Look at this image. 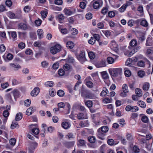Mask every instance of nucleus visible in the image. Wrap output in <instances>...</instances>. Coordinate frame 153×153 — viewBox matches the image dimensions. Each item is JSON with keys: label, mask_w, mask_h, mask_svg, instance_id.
I'll return each mask as SVG.
<instances>
[{"label": "nucleus", "mask_w": 153, "mask_h": 153, "mask_svg": "<svg viewBox=\"0 0 153 153\" xmlns=\"http://www.w3.org/2000/svg\"><path fill=\"white\" fill-rule=\"evenodd\" d=\"M128 49L125 51L124 54L128 56V57H130L136 52L139 50L140 49V47L138 46L134 48H131V47H128Z\"/></svg>", "instance_id": "nucleus-1"}, {"label": "nucleus", "mask_w": 153, "mask_h": 153, "mask_svg": "<svg viewBox=\"0 0 153 153\" xmlns=\"http://www.w3.org/2000/svg\"><path fill=\"white\" fill-rule=\"evenodd\" d=\"M122 69L121 68H114L109 69V72L111 76L116 77L120 76Z\"/></svg>", "instance_id": "nucleus-2"}, {"label": "nucleus", "mask_w": 153, "mask_h": 153, "mask_svg": "<svg viewBox=\"0 0 153 153\" xmlns=\"http://www.w3.org/2000/svg\"><path fill=\"white\" fill-rule=\"evenodd\" d=\"M61 49V45L58 44H56L51 47L50 51L52 54H54L59 52Z\"/></svg>", "instance_id": "nucleus-3"}, {"label": "nucleus", "mask_w": 153, "mask_h": 153, "mask_svg": "<svg viewBox=\"0 0 153 153\" xmlns=\"http://www.w3.org/2000/svg\"><path fill=\"white\" fill-rule=\"evenodd\" d=\"M76 57L78 60L82 63L86 61L85 52L84 50L81 51L79 54L77 55Z\"/></svg>", "instance_id": "nucleus-4"}, {"label": "nucleus", "mask_w": 153, "mask_h": 153, "mask_svg": "<svg viewBox=\"0 0 153 153\" xmlns=\"http://www.w3.org/2000/svg\"><path fill=\"white\" fill-rule=\"evenodd\" d=\"M102 3L101 0H93L91 2L93 8L94 9H99L101 6V3Z\"/></svg>", "instance_id": "nucleus-5"}, {"label": "nucleus", "mask_w": 153, "mask_h": 153, "mask_svg": "<svg viewBox=\"0 0 153 153\" xmlns=\"http://www.w3.org/2000/svg\"><path fill=\"white\" fill-rule=\"evenodd\" d=\"M125 110L127 111H131L132 112H135L138 111V108L136 106H131L129 105H128L126 107Z\"/></svg>", "instance_id": "nucleus-6"}, {"label": "nucleus", "mask_w": 153, "mask_h": 153, "mask_svg": "<svg viewBox=\"0 0 153 153\" xmlns=\"http://www.w3.org/2000/svg\"><path fill=\"white\" fill-rule=\"evenodd\" d=\"M129 92L128 87L126 84H124L122 86V91L120 93V96H125L127 95Z\"/></svg>", "instance_id": "nucleus-7"}, {"label": "nucleus", "mask_w": 153, "mask_h": 153, "mask_svg": "<svg viewBox=\"0 0 153 153\" xmlns=\"http://www.w3.org/2000/svg\"><path fill=\"white\" fill-rule=\"evenodd\" d=\"M76 12V9H74V12L72 11L68 8H65L63 10V13L67 16H70Z\"/></svg>", "instance_id": "nucleus-8"}, {"label": "nucleus", "mask_w": 153, "mask_h": 153, "mask_svg": "<svg viewBox=\"0 0 153 153\" xmlns=\"http://www.w3.org/2000/svg\"><path fill=\"white\" fill-rule=\"evenodd\" d=\"M77 145L78 147L81 148L85 147L86 142L82 139H79L77 141Z\"/></svg>", "instance_id": "nucleus-9"}, {"label": "nucleus", "mask_w": 153, "mask_h": 153, "mask_svg": "<svg viewBox=\"0 0 153 153\" xmlns=\"http://www.w3.org/2000/svg\"><path fill=\"white\" fill-rule=\"evenodd\" d=\"M105 133L102 132L100 129H98L97 130V136L101 140H103L104 139V137L105 135Z\"/></svg>", "instance_id": "nucleus-10"}, {"label": "nucleus", "mask_w": 153, "mask_h": 153, "mask_svg": "<svg viewBox=\"0 0 153 153\" xmlns=\"http://www.w3.org/2000/svg\"><path fill=\"white\" fill-rule=\"evenodd\" d=\"M75 141H72L70 142H65L63 143L64 145L66 148H70L72 147H73L75 144Z\"/></svg>", "instance_id": "nucleus-11"}, {"label": "nucleus", "mask_w": 153, "mask_h": 153, "mask_svg": "<svg viewBox=\"0 0 153 153\" xmlns=\"http://www.w3.org/2000/svg\"><path fill=\"white\" fill-rule=\"evenodd\" d=\"M146 56L149 57L150 59L153 60V51L149 49H148L146 52Z\"/></svg>", "instance_id": "nucleus-12"}, {"label": "nucleus", "mask_w": 153, "mask_h": 153, "mask_svg": "<svg viewBox=\"0 0 153 153\" xmlns=\"http://www.w3.org/2000/svg\"><path fill=\"white\" fill-rule=\"evenodd\" d=\"M40 90L38 87H35L34 89L31 91L30 94L31 96H37L38 95L40 92Z\"/></svg>", "instance_id": "nucleus-13"}, {"label": "nucleus", "mask_w": 153, "mask_h": 153, "mask_svg": "<svg viewBox=\"0 0 153 153\" xmlns=\"http://www.w3.org/2000/svg\"><path fill=\"white\" fill-rule=\"evenodd\" d=\"M91 79L90 77H88L85 79L86 84L89 88H91L93 86V83L89 79Z\"/></svg>", "instance_id": "nucleus-14"}, {"label": "nucleus", "mask_w": 153, "mask_h": 153, "mask_svg": "<svg viewBox=\"0 0 153 153\" xmlns=\"http://www.w3.org/2000/svg\"><path fill=\"white\" fill-rule=\"evenodd\" d=\"M77 117L79 120L86 119L87 118V114L86 112L84 113H80L77 114Z\"/></svg>", "instance_id": "nucleus-15"}, {"label": "nucleus", "mask_w": 153, "mask_h": 153, "mask_svg": "<svg viewBox=\"0 0 153 153\" xmlns=\"http://www.w3.org/2000/svg\"><path fill=\"white\" fill-rule=\"evenodd\" d=\"M106 66V64L105 60H102L96 64V67L98 68L104 67Z\"/></svg>", "instance_id": "nucleus-16"}, {"label": "nucleus", "mask_w": 153, "mask_h": 153, "mask_svg": "<svg viewBox=\"0 0 153 153\" xmlns=\"http://www.w3.org/2000/svg\"><path fill=\"white\" fill-rule=\"evenodd\" d=\"M6 56V58H5V55L3 56V58L6 61H7V60H10L13 58V55L10 53L7 54Z\"/></svg>", "instance_id": "nucleus-17"}, {"label": "nucleus", "mask_w": 153, "mask_h": 153, "mask_svg": "<svg viewBox=\"0 0 153 153\" xmlns=\"http://www.w3.org/2000/svg\"><path fill=\"white\" fill-rule=\"evenodd\" d=\"M27 26L25 24L21 23L18 25V28L19 29L24 30L27 29Z\"/></svg>", "instance_id": "nucleus-18"}, {"label": "nucleus", "mask_w": 153, "mask_h": 153, "mask_svg": "<svg viewBox=\"0 0 153 153\" xmlns=\"http://www.w3.org/2000/svg\"><path fill=\"white\" fill-rule=\"evenodd\" d=\"M153 44V40H152L151 37H149L147 38L146 44V46H151Z\"/></svg>", "instance_id": "nucleus-19"}, {"label": "nucleus", "mask_w": 153, "mask_h": 153, "mask_svg": "<svg viewBox=\"0 0 153 153\" xmlns=\"http://www.w3.org/2000/svg\"><path fill=\"white\" fill-rule=\"evenodd\" d=\"M62 126L64 129H67L70 127L71 125L68 122L65 121L62 123Z\"/></svg>", "instance_id": "nucleus-20"}, {"label": "nucleus", "mask_w": 153, "mask_h": 153, "mask_svg": "<svg viewBox=\"0 0 153 153\" xmlns=\"http://www.w3.org/2000/svg\"><path fill=\"white\" fill-rule=\"evenodd\" d=\"M7 16L10 19H15L17 17V16L14 13L11 11L7 12Z\"/></svg>", "instance_id": "nucleus-21"}, {"label": "nucleus", "mask_w": 153, "mask_h": 153, "mask_svg": "<svg viewBox=\"0 0 153 153\" xmlns=\"http://www.w3.org/2000/svg\"><path fill=\"white\" fill-rule=\"evenodd\" d=\"M10 65L11 67L15 68V70H17L19 69H20L21 68V66L18 64L17 63H11Z\"/></svg>", "instance_id": "nucleus-22"}, {"label": "nucleus", "mask_w": 153, "mask_h": 153, "mask_svg": "<svg viewBox=\"0 0 153 153\" xmlns=\"http://www.w3.org/2000/svg\"><path fill=\"white\" fill-rule=\"evenodd\" d=\"M35 111V109L31 107L27 109L26 111V114L27 115H30Z\"/></svg>", "instance_id": "nucleus-23"}, {"label": "nucleus", "mask_w": 153, "mask_h": 153, "mask_svg": "<svg viewBox=\"0 0 153 153\" xmlns=\"http://www.w3.org/2000/svg\"><path fill=\"white\" fill-rule=\"evenodd\" d=\"M123 0H116L115 2L114 8H118L122 4Z\"/></svg>", "instance_id": "nucleus-24"}, {"label": "nucleus", "mask_w": 153, "mask_h": 153, "mask_svg": "<svg viewBox=\"0 0 153 153\" xmlns=\"http://www.w3.org/2000/svg\"><path fill=\"white\" fill-rule=\"evenodd\" d=\"M137 44V42L136 40L133 39L130 42L129 45L131 48H133V47L136 46Z\"/></svg>", "instance_id": "nucleus-25"}, {"label": "nucleus", "mask_w": 153, "mask_h": 153, "mask_svg": "<svg viewBox=\"0 0 153 153\" xmlns=\"http://www.w3.org/2000/svg\"><path fill=\"white\" fill-rule=\"evenodd\" d=\"M37 35L39 38H41L43 37V32L42 29H38L37 31Z\"/></svg>", "instance_id": "nucleus-26"}, {"label": "nucleus", "mask_w": 153, "mask_h": 153, "mask_svg": "<svg viewBox=\"0 0 153 153\" xmlns=\"http://www.w3.org/2000/svg\"><path fill=\"white\" fill-rule=\"evenodd\" d=\"M11 94L13 96H19L20 95V93L18 89H15L12 91Z\"/></svg>", "instance_id": "nucleus-27"}, {"label": "nucleus", "mask_w": 153, "mask_h": 153, "mask_svg": "<svg viewBox=\"0 0 153 153\" xmlns=\"http://www.w3.org/2000/svg\"><path fill=\"white\" fill-rule=\"evenodd\" d=\"M66 46L68 48L72 49L74 46V44L71 41H68L66 43Z\"/></svg>", "instance_id": "nucleus-28"}, {"label": "nucleus", "mask_w": 153, "mask_h": 153, "mask_svg": "<svg viewBox=\"0 0 153 153\" xmlns=\"http://www.w3.org/2000/svg\"><path fill=\"white\" fill-rule=\"evenodd\" d=\"M99 129H100L102 132H105V133L107 132L108 130V127L106 126H103L100 128H99Z\"/></svg>", "instance_id": "nucleus-29"}, {"label": "nucleus", "mask_w": 153, "mask_h": 153, "mask_svg": "<svg viewBox=\"0 0 153 153\" xmlns=\"http://www.w3.org/2000/svg\"><path fill=\"white\" fill-rule=\"evenodd\" d=\"M108 93V90L105 88H103L100 94V96H105Z\"/></svg>", "instance_id": "nucleus-30"}, {"label": "nucleus", "mask_w": 153, "mask_h": 153, "mask_svg": "<svg viewBox=\"0 0 153 153\" xmlns=\"http://www.w3.org/2000/svg\"><path fill=\"white\" fill-rule=\"evenodd\" d=\"M140 25L144 27H146L148 26V23L146 20L143 19L140 22Z\"/></svg>", "instance_id": "nucleus-31"}, {"label": "nucleus", "mask_w": 153, "mask_h": 153, "mask_svg": "<svg viewBox=\"0 0 153 153\" xmlns=\"http://www.w3.org/2000/svg\"><path fill=\"white\" fill-rule=\"evenodd\" d=\"M66 138L69 140H72L74 138V137L72 133H69L66 135Z\"/></svg>", "instance_id": "nucleus-32"}, {"label": "nucleus", "mask_w": 153, "mask_h": 153, "mask_svg": "<svg viewBox=\"0 0 153 153\" xmlns=\"http://www.w3.org/2000/svg\"><path fill=\"white\" fill-rule=\"evenodd\" d=\"M138 105L141 107L144 108L146 107V104L145 103L142 101H139L137 102Z\"/></svg>", "instance_id": "nucleus-33"}, {"label": "nucleus", "mask_w": 153, "mask_h": 153, "mask_svg": "<svg viewBox=\"0 0 153 153\" xmlns=\"http://www.w3.org/2000/svg\"><path fill=\"white\" fill-rule=\"evenodd\" d=\"M108 43V41L104 40H100L99 41V45L101 46L107 45Z\"/></svg>", "instance_id": "nucleus-34"}, {"label": "nucleus", "mask_w": 153, "mask_h": 153, "mask_svg": "<svg viewBox=\"0 0 153 153\" xmlns=\"http://www.w3.org/2000/svg\"><path fill=\"white\" fill-rule=\"evenodd\" d=\"M45 85L46 87H51L53 85V82L52 81H47L45 83Z\"/></svg>", "instance_id": "nucleus-35"}, {"label": "nucleus", "mask_w": 153, "mask_h": 153, "mask_svg": "<svg viewBox=\"0 0 153 153\" xmlns=\"http://www.w3.org/2000/svg\"><path fill=\"white\" fill-rule=\"evenodd\" d=\"M102 78L104 79H107L108 78V74L106 71L102 72Z\"/></svg>", "instance_id": "nucleus-36"}, {"label": "nucleus", "mask_w": 153, "mask_h": 153, "mask_svg": "<svg viewBox=\"0 0 153 153\" xmlns=\"http://www.w3.org/2000/svg\"><path fill=\"white\" fill-rule=\"evenodd\" d=\"M22 117V114L21 113H18L16 116V121L20 120Z\"/></svg>", "instance_id": "nucleus-37"}, {"label": "nucleus", "mask_w": 153, "mask_h": 153, "mask_svg": "<svg viewBox=\"0 0 153 153\" xmlns=\"http://www.w3.org/2000/svg\"><path fill=\"white\" fill-rule=\"evenodd\" d=\"M19 126L18 125V123L17 122H13L11 126V128L13 129L15 128H18Z\"/></svg>", "instance_id": "nucleus-38"}, {"label": "nucleus", "mask_w": 153, "mask_h": 153, "mask_svg": "<svg viewBox=\"0 0 153 153\" xmlns=\"http://www.w3.org/2000/svg\"><path fill=\"white\" fill-rule=\"evenodd\" d=\"M149 87V83L146 82L145 83L143 86V89L144 90L147 91L148 90Z\"/></svg>", "instance_id": "nucleus-39"}, {"label": "nucleus", "mask_w": 153, "mask_h": 153, "mask_svg": "<svg viewBox=\"0 0 153 153\" xmlns=\"http://www.w3.org/2000/svg\"><path fill=\"white\" fill-rule=\"evenodd\" d=\"M138 75L140 77H143L145 76V73L144 71L140 70L138 71Z\"/></svg>", "instance_id": "nucleus-40"}, {"label": "nucleus", "mask_w": 153, "mask_h": 153, "mask_svg": "<svg viewBox=\"0 0 153 153\" xmlns=\"http://www.w3.org/2000/svg\"><path fill=\"white\" fill-rule=\"evenodd\" d=\"M135 92L136 94L137 95H140V96L142 95V91L141 89L139 88H136L135 89Z\"/></svg>", "instance_id": "nucleus-41"}, {"label": "nucleus", "mask_w": 153, "mask_h": 153, "mask_svg": "<svg viewBox=\"0 0 153 153\" xmlns=\"http://www.w3.org/2000/svg\"><path fill=\"white\" fill-rule=\"evenodd\" d=\"M88 139L89 141L91 143H94L96 141L95 138L94 136L89 137Z\"/></svg>", "instance_id": "nucleus-42"}, {"label": "nucleus", "mask_w": 153, "mask_h": 153, "mask_svg": "<svg viewBox=\"0 0 153 153\" xmlns=\"http://www.w3.org/2000/svg\"><path fill=\"white\" fill-rule=\"evenodd\" d=\"M32 132L34 134L37 135L39 133V130L38 128H33L32 129Z\"/></svg>", "instance_id": "nucleus-43"}, {"label": "nucleus", "mask_w": 153, "mask_h": 153, "mask_svg": "<svg viewBox=\"0 0 153 153\" xmlns=\"http://www.w3.org/2000/svg\"><path fill=\"white\" fill-rule=\"evenodd\" d=\"M88 55L89 58L91 59H93L95 57V54L94 53L92 52H90L88 53Z\"/></svg>", "instance_id": "nucleus-44"}, {"label": "nucleus", "mask_w": 153, "mask_h": 153, "mask_svg": "<svg viewBox=\"0 0 153 153\" xmlns=\"http://www.w3.org/2000/svg\"><path fill=\"white\" fill-rule=\"evenodd\" d=\"M107 61L108 64H111L114 62V59L111 57H108L107 58Z\"/></svg>", "instance_id": "nucleus-45"}, {"label": "nucleus", "mask_w": 153, "mask_h": 153, "mask_svg": "<svg viewBox=\"0 0 153 153\" xmlns=\"http://www.w3.org/2000/svg\"><path fill=\"white\" fill-rule=\"evenodd\" d=\"M65 71L62 69H59L58 71V74L61 76H62L65 75Z\"/></svg>", "instance_id": "nucleus-46"}, {"label": "nucleus", "mask_w": 153, "mask_h": 153, "mask_svg": "<svg viewBox=\"0 0 153 153\" xmlns=\"http://www.w3.org/2000/svg\"><path fill=\"white\" fill-rule=\"evenodd\" d=\"M67 59L68 61L70 63H74L75 61V60L74 58L71 56H69Z\"/></svg>", "instance_id": "nucleus-47"}, {"label": "nucleus", "mask_w": 153, "mask_h": 153, "mask_svg": "<svg viewBox=\"0 0 153 153\" xmlns=\"http://www.w3.org/2000/svg\"><path fill=\"white\" fill-rule=\"evenodd\" d=\"M8 33L9 34H11V36L12 37L13 39L16 38L17 37V34L16 32L15 31H11V32H8Z\"/></svg>", "instance_id": "nucleus-48"}, {"label": "nucleus", "mask_w": 153, "mask_h": 153, "mask_svg": "<svg viewBox=\"0 0 153 153\" xmlns=\"http://www.w3.org/2000/svg\"><path fill=\"white\" fill-rule=\"evenodd\" d=\"M38 144L36 142H33L31 143L30 147H31L34 149L37 146Z\"/></svg>", "instance_id": "nucleus-49"}, {"label": "nucleus", "mask_w": 153, "mask_h": 153, "mask_svg": "<svg viewBox=\"0 0 153 153\" xmlns=\"http://www.w3.org/2000/svg\"><path fill=\"white\" fill-rule=\"evenodd\" d=\"M64 18L65 17L63 14H60L58 15V19L60 23H62L61 21L64 19Z\"/></svg>", "instance_id": "nucleus-50"}, {"label": "nucleus", "mask_w": 153, "mask_h": 153, "mask_svg": "<svg viewBox=\"0 0 153 153\" xmlns=\"http://www.w3.org/2000/svg\"><path fill=\"white\" fill-rule=\"evenodd\" d=\"M41 65L43 68H46L48 67V64L45 61H44L41 62Z\"/></svg>", "instance_id": "nucleus-51"}, {"label": "nucleus", "mask_w": 153, "mask_h": 153, "mask_svg": "<svg viewBox=\"0 0 153 153\" xmlns=\"http://www.w3.org/2000/svg\"><path fill=\"white\" fill-rule=\"evenodd\" d=\"M96 42V40L93 37H91L90 39L88 40V43L91 44L93 45Z\"/></svg>", "instance_id": "nucleus-52"}, {"label": "nucleus", "mask_w": 153, "mask_h": 153, "mask_svg": "<svg viewBox=\"0 0 153 153\" xmlns=\"http://www.w3.org/2000/svg\"><path fill=\"white\" fill-rule=\"evenodd\" d=\"M16 140L14 138H12L9 140L10 144L12 146H14L16 143Z\"/></svg>", "instance_id": "nucleus-53"}, {"label": "nucleus", "mask_w": 153, "mask_h": 153, "mask_svg": "<svg viewBox=\"0 0 153 153\" xmlns=\"http://www.w3.org/2000/svg\"><path fill=\"white\" fill-rule=\"evenodd\" d=\"M128 26L131 27L134 25V20L133 19L129 20L127 22Z\"/></svg>", "instance_id": "nucleus-54"}, {"label": "nucleus", "mask_w": 153, "mask_h": 153, "mask_svg": "<svg viewBox=\"0 0 153 153\" xmlns=\"http://www.w3.org/2000/svg\"><path fill=\"white\" fill-rule=\"evenodd\" d=\"M141 120L143 122L147 123L149 121V119L147 116H144L142 117L141 118Z\"/></svg>", "instance_id": "nucleus-55"}, {"label": "nucleus", "mask_w": 153, "mask_h": 153, "mask_svg": "<svg viewBox=\"0 0 153 153\" xmlns=\"http://www.w3.org/2000/svg\"><path fill=\"white\" fill-rule=\"evenodd\" d=\"M25 43L21 42L18 45L19 48L21 49H22L25 48Z\"/></svg>", "instance_id": "nucleus-56"}, {"label": "nucleus", "mask_w": 153, "mask_h": 153, "mask_svg": "<svg viewBox=\"0 0 153 153\" xmlns=\"http://www.w3.org/2000/svg\"><path fill=\"white\" fill-rule=\"evenodd\" d=\"M92 15L91 13H87L85 15L86 19L88 20H89L92 19Z\"/></svg>", "instance_id": "nucleus-57"}, {"label": "nucleus", "mask_w": 153, "mask_h": 153, "mask_svg": "<svg viewBox=\"0 0 153 153\" xmlns=\"http://www.w3.org/2000/svg\"><path fill=\"white\" fill-rule=\"evenodd\" d=\"M42 21L39 19L37 20H36L35 21V23L36 25L37 26H39L41 24Z\"/></svg>", "instance_id": "nucleus-58"}, {"label": "nucleus", "mask_w": 153, "mask_h": 153, "mask_svg": "<svg viewBox=\"0 0 153 153\" xmlns=\"http://www.w3.org/2000/svg\"><path fill=\"white\" fill-rule=\"evenodd\" d=\"M85 105L88 107L90 108L92 105V102L90 100L87 101L85 102Z\"/></svg>", "instance_id": "nucleus-59"}, {"label": "nucleus", "mask_w": 153, "mask_h": 153, "mask_svg": "<svg viewBox=\"0 0 153 153\" xmlns=\"http://www.w3.org/2000/svg\"><path fill=\"white\" fill-rule=\"evenodd\" d=\"M107 143L109 145L112 146L114 144V141L113 139H109L107 140Z\"/></svg>", "instance_id": "nucleus-60"}, {"label": "nucleus", "mask_w": 153, "mask_h": 153, "mask_svg": "<svg viewBox=\"0 0 153 153\" xmlns=\"http://www.w3.org/2000/svg\"><path fill=\"white\" fill-rule=\"evenodd\" d=\"M63 68L65 70L68 71L71 68V66L67 64H65L64 65Z\"/></svg>", "instance_id": "nucleus-61"}, {"label": "nucleus", "mask_w": 153, "mask_h": 153, "mask_svg": "<svg viewBox=\"0 0 153 153\" xmlns=\"http://www.w3.org/2000/svg\"><path fill=\"white\" fill-rule=\"evenodd\" d=\"M56 91L53 89H52L49 91V93L50 96H55L56 95Z\"/></svg>", "instance_id": "nucleus-62"}, {"label": "nucleus", "mask_w": 153, "mask_h": 153, "mask_svg": "<svg viewBox=\"0 0 153 153\" xmlns=\"http://www.w3.org/2000/svg\"><path fill=\"white\" fill-rule=\"evenodd\" d=\"M126 8L125 5L124 4L119 9V11L121 12H123L125 10Z\"/></svg>", "instance_id": "nucleus-63"}, {"label": "nucleus", "mask_w": 153, "mask_h": 153, "mask_svg": "<svg viewBox=\"0 0 153 153\" xmlns=\"http://www.w3.org/2000/svg\"><path fill=\"white\" fill-rule=\"evenodd\" d=\"M131 72L128 70H125V74L127 77H129L131 75Z\"/></svg>", "instance_id": "nucleus-64"}]
</instances>
